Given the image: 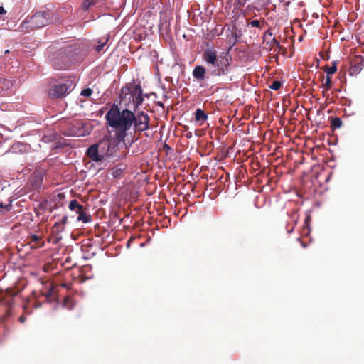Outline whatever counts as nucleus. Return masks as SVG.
<instances>
[{"instance_id": "nucleus-28", "label": "nucleus", "mask_w": 364, "mask_h": 364, "mask_svg": "<svg viewBox=\"0 0 364 364\" xmlns=\"http://www.w3.org/2000/svg\"><path fill=\"white\" fill-rule=\"evenodd\" d=\"M270 46H276L279 49H282V46L279 44V42L276 38H272V40L270 42Z\"/></svg>"}, {"instance_id": "nucleus-26", "label": "nucleus", "mask_w": 364, "mask_h": 364, "mask_svg": "<svg viewBox=\"0 0 364 364\" xmlns=\"http://www.w3.org/2000/svg\"><path fill=\"white\" fill-rule=\"evenodd\" d=\"M92 90L90 88H86L81 91L80 95L85 97H90L92 94Z\"/></svg>"}, {"instance_id": "nucleus-32", "label": "nucleus", "mask_w": 364, "mask_h": 364, "mask_svg": "<svg viewBox=\"0 0 364 364\" xmlns=\"http://www.w3.org/2000/svg\"><path fill=\"white\" fill-rule=\"evenodd\" d=\"M18 321L21 322V323H24L25 321H26V318L25 316H21L19 318H18Z\"/></svg>"}, {"instance_id": "nucleus-27", "label": "nucleus", "mask_w": 364, "mask_h": 364, "mask_svg": "<svg viewBox=\"0 0 364 364\" xmlns=\"http://www.w3.org/2000/svg\"><path fill=\"white\" fill-rule=\"evenodd\" d=\"M247 0H237L235 2V6L237 8H240L245 6Z\"/></svg>"}, {"instance_id": "nucleus-13", "label": "nucleus", "mask_w": 364, "mask_h": 364, "mask_svg": "<svg viewBox=\"0 0 364 364\" xmlns=\"http://www.w3.org/2000/svg\"><path fill=\"white\" fill-rule=\"evenodd\" d=\"M205 69L202 65H196L193 70V76L198 81H202L205 79Z\"/></svg>"}, {"instance_id": "nucleus-5", "label": "nucleus", "mask_w": 364, "mask_h": 364, "mask_svg": "<svg viewBox=\"0 0 364 364\" xmlns=\"http://www.w3.org/2000/svg\"><path fill=\"white\" fill-rule=\"evenodd\" d=\"M149 117L144 112H139L136 115L134 114L133 126L136 131L144 132L149 128Z\"/></svg>"}, {"instance_id": "nucleus-33", "label": "nucleus", "mask_w": 364, "mask_h": 364, "mask_svg": "<svg viewBox=\"0 0 364 364\" xmlns=\"http://www.w3.org/2000/svg\"><path fill=\"white\" fill-rule=\"evenodd\" d=\"M267 35H268V36H272V32H270V31H269V30H268V31H267L265 32V33H264V38H265Z\"/></svg>"}, {"instance_id": "nucleus-23", "label": "nucleus", "mask_w": 364, "mask_h": 364, "mask_svg": "<svg viewBox=\"0 0 364 364\" xmlns=\"http://www.w3.org/2000/svg\"><path fill=\"white\" fill-rule=\"evenodd\" d=\"M97 0H85L83 1V8L88 9L91 6L94 5Z\"/></svg>"}, {"instance_id": "nucleus-3", "label": "nucleus", "mask_w": 364, "mask_h": 364, "mask_svg": "<svg viewBox=\"0 0 364 364\" xmlns=\"http://www.w3.org/2000/svg\"><path fill=\"white\" fill-rule=\"evenodd\" d=\"M48 13L46 11L36 12L31 17L26 18L21 25L23 28L34 30L42 28L49 23Z\"/></svg>"}, {"instance_id": "nucleus-14", "label": "nucleus", "mask_w": 364, "mask_h": 364, "mask_svg": "<svg viewBox=\"0 0 364 364\" xmlns=\"http://www.w3.org/2000/svg\"><path fill=\"white\" fill-rule=\"evenodd\" d=\"M332 80L331 76H326V78L324 81V80H322V85L321 87L323 89L322 91L323 97H328V95L326 94L327 91H328L331 87H332Z\"/></svg>"}, {"instance_id": "nucleus-6", "label": "nucleus", "mask_w": 364, "mask_h": 364, "mask_svg": "<svg viewBox=\"0 0 364 364\" xmlns=\"http://www.w3.org/2000/svg\"><path fill=\"white\" fill-rule=\"evenodd\" d=\"M72 83H61L50 89L48 95L50 97L58 98L65 96L72 90Z\"/></svg>"}, {"instance_id": "nucleus-16", "label": "nucleus", "mask_w": 364, "mask_h": 364, "mask_svg": "<svg viewBox=\"0 0 364 364\" xmlns=\"http://www.w3.org/2000/svg\"><path fill=\"white\" fill-rule=\"evenodd\" d=\"M118 150L117 141L115 139H109V147L107 153V156H113L116 151Z\"/></svg>"}, {"instance_id": "nucleus-25", "label": "nucleus", "mask_w": 364, "mask_h": 364, "mask_svg": "<svg viewBox=\"0 0 364 364\" xmlns=\"http://www.w3.org/2000/svg\"><path fill=\"white\" fill-rule=\"evenodd\" d=\"M67 221H68V217L66 215H64L60 222H56L55 223L53 228H58L60 225H63L67 223Z\"/></svg>"}, {"instance_id": "nucleus-19", "label": "nucleus", "mask_w": 364, "mask_h": 364, "mask_svg": "<svg viewBox=\"0 0 364 364\" xmlns=\"http://www.w3.org/2000/svg\"><path fill=\"white\" fill-rule=\"evenodd\" d=\"M82 208L83 206L80 205L76 200H72L69 204L70 210H76V212L80 210L81 209H82Z\"/></svg>"}, {"instance_id": "nucleus-2", "label": "nucleus", "mask_w": 364, "mask_h": 364, "mask_svg": "<svg viewBox=\"0 0 364 364\" xmlns=\"http://www.w3.org/2000/svg\"><path fill=\"white\" fill-rule=\"evenodd\" d=\"M120 105L124 103L125 106L136 109L143 102L142 89L139 85H127L121 90Z\"/></svg>"}, {"instance_id": "nucleus-15", "label": "nucleus", "mask_w": 364, "mask_h": 364, "mask_svg": "<svg viewBox=\"0 0 364 364\" xmlns=\"http://www.w3.org/2000/svg\"><path fill=\"white\" fill-rule=\"evenodd\" d=\"M195 119L202 125L208 119V115L201 109H197L195 112Z\"/></svg>"}, {"instance_id": "nucleus-35", "label": "nucleus", "mask_w": 364, "mask_h": 364, "mask_svg": "<svg viewBox=\"0 0 364 364\" xmlns=\"http://www.w3.org/2000/svg\"><path fill=\"white\" fill-rule=\"evenodd\" d=\"M1 297H2V290L0 289V300L1 299Z\"/></svg>"}, {"instance_id": "nucleus-18", "label": "nucleus", "mask_w": 364, "mask_h": 364, "mask_svg": "<svg viewBox=\"0 0 364 364\" xmlns=\"http://www.w3.org/2000/svg\"><path fill=\"white\" fill-rule=\"evenodd\" d=\"M323 70L326 73V76H331L337 71V63L336 61L332 63L331 66L326 65L323 67Z\"/></svg>"}, {"instance_id": "nucleus-1", "label": "nucleus", "mask_w": 364, "mask_h": 364, "mask_svg": "<svg viewBox=\"0 0 364 364\" xmlns=\"http://www.w3.org/2000/svg\"><path fill=\"white\" fill-rule=\"evenodd\" d=\"M105 119L107 124L116 130L117 138L124 139L133 126L134 113L128 108L121 109L118 105L113 104L107 112Z\"/></svg>"}, {"instance_id": "nucleus-20", "label": "nucleus", "mask_w": 364, "mask_h": 364, "mask_svg": "<svg viewBox=\"0 0 364 364\" xmlns=\"http://www.w3.org/2000/svg\"><path fill=\"white\" fill-rule=\"evenodd\" d=\"M342 121L339 117H332L331 124L335 129H339L342 126Z\"/></svg>"}, {"instance_id": "nucleus-11", "label": "nucleus", "mask_w": 364, "mask_h": 364, "mask_svg": "<svg viewBox=\"0 0 364 364\" xmlns=\"http://www.w3.org/2000/svg\"><path fill=\"white\" fill-rule=\"evenodd\" d=\"M87 155L89 158L95 162H100L104 159V158L100 155V151L95 144L90 146L87 149Z\"/></svg>"}, {"instance_id": "nucleus-8", "label": "nucleus", "mask_w": 364, "mask_h": 364, "mask_svg": "<svg viewBox=\"0 0 364 364\" xmlns=\"http://www.w3.org/2000/svg\"><path fill=\"white\" fill-rule=\"evenodd\" d=\"M203 59L208 64L213 65L217 63V60L219 59V56H218L217 51L215 49H206L203 54Z\"/></svg>"}, {"instance_id": "nucleus-29", "label": "nucleus", "mask_w": 364, "mask_h": 364, "mask_svg": "<svg viewBox=\"0 0 364 364\" xmlns=\"http://www.w3.org/2000/svg\"><path fill=\"white\" fill-rule=\"evenodd\" d=\"M250 24L252 26V27H256V28H259L260 27V22L259 20H252Z\"/></svg>"}, {"instance_id": "nucleus-7", "label": "nucleus", "mask_w": 364, "mask_h": 364, "mask_svg": "<svg viewBox=\"0 0 364 364\" xmlns=\"http://www.w3.org/2000/svg\"><path fill=\"white\" fill-rule=\"evenodd\" d=\"M364 68V58L359 55L355 56L350 61L349 73L350 75H357Z\"/></svg>"}, {"instance_id": "nucleus-22", "label": "nucleus", "mask_w": 364, "mask_h": 364, "mask_svg": "<svg viewBox=\"0 0 364 364\" xmlns=\"http://www.w3.org/2000/svg\"><path fill=\"white\" fill-rule=\"evenodd\" d=\"M109 41V38L107 37L105 41L104 42H100L99 41V45H97L96 47H95V50L97 52V53H100L102 50H103V48L106 46L107 41Z\"/></svg>"}, {"instance_id": "nucleus-10", "label": "nucleus", "mask_w": 364, "mask_h": 364, "mask_svg": "<svg viewBox=\"0 0 364 364\" xmlns=\"http://www.w3.org/2000/svg\"><path fill=\"white\" fill-rule=\"evenodd\" d=\"M52 65L55 69L57 70H65L68 67V60L65 55L60 56L58 58V55L53 58L52 60Z\"/></svg>"}, {"instance_id": "nucleus-30", "label": "nucleus", "mask_w": 364, "mask_h": 364, "mask_svg": "<svg viewBox=\"0 0 364 364\" xmlns=\"http://www.w3.org/2000/svg\"><path fill=\"white\" fill-rule=\"evenodd\" d=\"M31 237L33 242H37L41 240V237L36 235H32Z\"/></svg>"}, {"instance_id": "nucleus-12", "label": "nucleus", "mask_w": 364, "mask_h": 364, "mask_svg": "<svg viewBox=\"0 0 364 364\" xmlns=\"http://www.w3.org/2000/svg\"><path fill=\"white\" fill-rule=\"evenodd\" d=\"M95 145L97 147L100 155L105 159L107 156V153H108L109 138H104Z\"/></svg>"}, {"instance_id": "nucleus-34", "label": "nucleus", "mask_w": 364, "mask_h": 364, "mask_svg": "<svg viewBox=\"0 0 364 364\" xmlns=\"http://www.w3.org/2000/svg\"><path fill=\"white\" fill-rule=\"evenodd\" d=\"M61 287H63L64 288H70V285L67 283H62Z\"/></svg>"}, {"instance_id": "nucleus-17", "label": "nucleus", "mask_w": 364, "mask_h": 364, "mask_svg": "<svg viewBox=\"0 0 364 364\" xmlns=\"http://www.w3.org/2000/svg\"><path fill=\"white\" fill-rule=\"evenodd\" d=\"M77 213L78 214V216L77 218V220L78 221H82L85 223L91 221L90 215L87 213H86L83 208L79 211H77Z\"/></svg>"}, {"instance_id": "nucleus-31", "label": "nucleus", "mask_w": 364, "mask_h": 364, "mask_svg": "<svg viewBox=\"0 0 364 364\" xmlns=\"http://www.w3.org/2000/svg\"><path fill=\"white\" fill-rule=\"evenodd\" d=\"M11 207V204H8L4 206L3 203H0V208H5L7 210H9Z\"/></svg>"}, {"instance_id": "nucleus-24", "label": "nucleus", "mask_w": 364, "mask_h": 364, "mask_svg": "<svg viewBox=\"0 0 364 364\" xmlns=\"http://www.w3.org/2000/svg\"><path fill=\"white\" fill-rule=\"evenodd\" d=\"M54 287L53 284H50L48 287V290L46 292H43L42 294L46 297L48 298L53 295Z\"/></svg>"}, {"instance_id": "nucleus-4", "label": "nucleus", "mask_w": 364, "mask_h": 364, "mask_svg": "<svg viewBox=\"0 0 364 364\" xmlns=\"http://www.w3.org/2000/svg\"><path fill=\"white\" fill-rule=\"evenodd\" d=\"M231 57L228 55L225 56H219L215 65H213V69L211 70V75L213 76L226 75L229 73Z\"/></svg>"}, {"instance_id": "nucleus-21", "label": "nucleus", "mask_w": 364, "mask_h": 364, "mask_svg": "<svg viewBox=\"0 0 364 364\" xmlns=\"http://www.w3.org/2000/svg\"><path fill=\"white\" fill-rule=\"evenodd\" d=\"M282 84L280 81L274 80L272 83L269 86V87L274 90H278L281 88Z\"/></svg>"}, {"instance_id": "nucleus-9", "label": "nucleus", "mask_w": 364, "mask_h": 364, "mask_svg": "<svg viewBox=\"0 0 364 364\" xmlns=\"http://www.w3.org/2000/svg\"><path fill=\"white\" fill-rule=\"evenodd\" d=\"M43 180V173L42 171H36L33 173L30 183L33 190H38L41 188Z\"/></svg>"}]
</instances>
